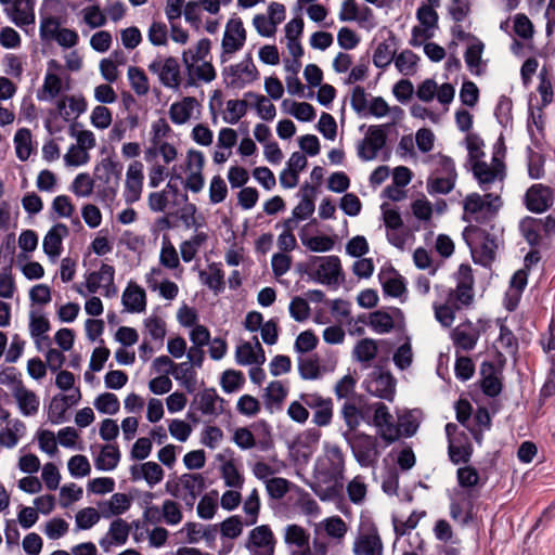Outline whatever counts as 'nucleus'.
<instances>
[{"mask_svg":"<svg viewBox=\"0 0 555 555\" xmlns=\"http://www.w3.org/2000/svg\"><path fill=\"white\" fill-rule=\"evenodd\" d=\"M396 57V38L390 37L388 40L380 42L373 54V63L377 68H385Z\"/></svg>","mask_w":555,"mask_h":555,"instance_id":"nucleus-33","label":"nucleus"},{"mask_svg":"<svg viewBox=\"0 0 555 555\" xmlns=\"http://www.w3.org/2000/svg\"><path fill=\"white\" fill-rule=\"evenodd\" d=\"M346 491L351 503L356 505L362 504L367 493V486L364 477L361 475L353 477L347 483Z\"/></svg>","mask_w":555,"mask_h":555,"instance_id":"nucleus-44","label":"nucleus"},{"mask_svg":"<svg viewBox=\"0 0 555 555\" xmlns=\"http://www.w3.org/2000/svg\"><path fill=\"white\" fill-rule=\"evenodd\" d=\"M519 230L521 235L530 246H540L543 244L544 236L539 227L538 218H524L519 223Z\"/></svg>","mask_w":555,"mask_h":555,"instance_id":"nucleus-36","label":"nucleus"},{"mask_svg":"<svg viewBox=\"0 0 555 555\" xmlns=\"http://www.w3.org/2000/svg\"><path fill=\"white\" fill-rule=\"evenodd\" d=\"M255 345L246 341L236 347L235 359L240 365H260L266 361L263 348L258 338L254 337Z\"/></svg>","mask_w":555,"mask_h":555,"instance_id":"nucleus-25","label":"nucleus"},{"mask_svg":"<svg viewBox=\"0 0 555 555\" xmlns=\"http://www.w3.org/2000/svg\"><path fill=\"white\" fill-rule=\"evenodd\" d=\"M501 196L493 193H486L481 196L478 193H472L464 199V211L466 221H476L486 223L493 219L502 206Z\"/></svg>","mask_w":555,"mask_h":555,"instance_id":"nucleus-3","label":"nucleus"},{"mask_svg":"<svg viewBox=\"0 0 555 555\" xmlns=\"http://www.w3.org/2000/svg\"><path fill=\"white\" fill-rule=\"evenodd\" d=\"M94 182L89 173H79L74 179L70 191L78 197H88L93 192Z\"/></svg>","mask_w":555,"mask_h":555,"instance_id":"nucleus-56","label":"nucleus"},{"mask_svg":"<svg viewBox=\"0 0 555 555\" xmlns=\"http://www.w3.org/2000/svg\"><path fill=\"white\" fill-rule=\"evenodd\" d=\"M122 305L129 312H143L146 308L144 289L135 283H129L122 294Z\"/></svg>","mask_w":555,"mask_h":555,"instance_id":"nucleus-30","label":"nucleus"},{"mask_svg":"<svg viewBox=\"0 0 555 555\" xmlns=\"http://www.w3.org/2000/svg\"><path fill=\"white\" fill-rule=\"evenodd\" d=\"M324 453L314 464V481L310 485L321 501H334L340 496L345 479V455L338 444L324 442Z\"/></svg>","mask_w":555,"mask_h":555,"instance_id":"nucleus-1","label":"nucleus"},{"mask_svg":"<svg viewBox=\"0 0 555 555\" xmlns=\"http://www.w3.org/2000/svg\"><path fill=\"white\" fill-rule=\"evenodd\" d=\"M62 90L61 78L50 70L47 72L41 89L38 91V99L41 101L52 100L59 95Z\"/></svg>","mask_w":555,"mask_h":555,"instance_id":"nucleus-41","label":"nucleus"},{"mask_svg":"<svg viewBox=\"0 0 555 555\" xmlns=\"http://www.w3.org/2000/svg\"><path fill=\"white\" fill-rule=\"evenodd\" d=\"M61 22L55 16H42L40 20L39 36L42 41L54 40L61 29Z\"/></svg>","mask_w":555,"mask_h":555,"instance_id":"nucleus-60","label":"nucleus"},{"mask_svg":"<svg viewBox=\"0 0 555 555\" xmlns=\"http://www.w3.org/2000/svg\"><path fill=\"white\" fill-rule=\"evenodd\" d=\"M504 164L498 158L493 157L492 165H488L485 162H475L473 164V173L478 180L483 191L489 190L498 178L503 179Z\"/></svg>","mask_w":555,"mask_h":555,"instance_id":"nucleus-19","label":"nucleus"},{"mask_svg":"<svg viewBox=\"0 0 555 555\" xmlns=\"http://www.w3.org/2000/svg\"><path fill=\"white\" fill-rule=\"evenodd\" d=\"M485 50V43L474 38V42H470L464 53V60L468 70L476 76H480L485 73L486 62L482 60V53Z\"/></svg>","mask_w":555,"mask_h":555,"instance_id":"nucleus-28","label":"nucleus"},{"mask_svg":"<svg viewBox=\"0 0 555 555\" xmlns=\"http://www.w3.org/2000/svg\"><path fill=\"white\" fill-rule=\"evenodd\" d=\"M128 79L132 90L138 95H145L150 90L149 79L140 67L130 66L128 68Z\"/></svg>","mask_w":555,"mask_h":555,"instance_id":"nucleus-47","label":"nucleus"},{"mask_svg":"<svg viewBox=\"0 0 555 555\" xmlns=\"http://www.w3.org/2000/svg\"><path fill=\"white\" fill-rule=\"evenodd\" d=\"M221 477L227 487L241 489L244 483V477L238 472L233 461H227L221 465Z\"/></svg>","mask_w":555,"mask_h":555,"instance_id":"nucleus-48","label":"nucleus"},{"mask_svg":"<svg viewBox=\"0 0 555 555\" xmlns=\"http://www.w3.org/2000/svg\"><path fill=\"white\" fill-rule=\"evenodd\" d=\"M364 384L366 391L372 396L387 401L393 400L396 380L390 373L375 370L369 374Z\"/></svg>","mask_w":555,"mask_h":555,"instance_id":"nucleus-13","label":"nucleus"},{"mask_svg":"<svg viewBox=\"0 0 555 555\" xmlns=\"http://www.w3.org/2000/svg\"><path fill=\"white\" fill-rule=\"evenodd\" d=\"M299 236L302 245L314 253L328 251L334 247V241L327 235L308 236L302 231Z\"/></svg>","mask_w":555,"mask_h":555,"instance_id":"nucleus-45","label":"nucleus"},{"mask_svg":"<svg viewBox=\"0 0 555 555\" xmlns=\"http://www.w3.org/2000/svg\"><path fill=\"white\" fill-rule=\"evenodd\" d=\"M455 288L436 285L440 301L433 305L436 320L444 327H450L455 320V311L469 307L474 301V276L472 267L462 263L455 273Z\"/></svg>","mask_w":555,"mask_h":555,"instance_id":"nucleus-2","label":"nucleus"},{"mask_svg":"<svg viewBox=\"0 0 555 555\" xmlns=\"http://www.w3.org/2000/svg\"><path fill=\"white\" fill-rule=\"evenodd\" d=\"M284 541L288 545L307 548L309 546V533L298 525H288L285 528Z\"/></svg>","mask_w":555,"mask_h":555,"instance_id":"nucleus-46","label":"nucleus"},{"mask_svg":"<svg viewBox=\"0 0 555 555\" xmlns=\"http://www.w3.org/2000/svg\"><path fill=\"white\" fill-rule=\"evenodd\" d=\"M149 41L155 46H166L168 43V27L165 23L153 21L147 30Z\"/></svg>","mask_w":555,"mask_h":555,"instance_id":"nucleus-61","label":"nucleus"},{"mask_svg":"<svg viewBox=\"0 0 555 555\" xmlns=\"http://www.w3.org/2000/svg\"><path fill=\"white\" fill-rule=\"evenodd\" d=\"M300 399L308 406V410H313L312 422L320 427L331 424L333 418V401L331 398H324L318 392H304L300 393Z\"/></svg>","mask_w":555,"mask_h":555,"instance_id":"nucleus-10","label":"nucleus"},{"mask_svg":"<svg viewBox=\"0 0 555 555\" xmlns=\"http://www.w3.org/2000/svg\"><path fill=\"white\" fill-rule=\"evenodd\" d=\"M288 395V388L281 380H272L264 390V402L269 409H280Z\"/></svg>","mask_w":555,"mask_h":555,"instance_id":"nucleus-34","label":"nucleus"},{"mask_svg":"<svg viewBox=\"0 0 555 555\" xmlns=\"http://www.w3.org/2000/svg\"><path fill=\"white\" fill-rule=\"evenodd\" d=\"M354 555H383V542L376 528L360 531L353 542Z\"/></svg>","mask_w":555,"mask_h":555,"instance_id":"nucleus-20","label":"nucleus"},{"mask_svg":"<svg viewBox=\"0 0 555 555\" xmlns=\"http://www.w3.org/2000/svg\"><path fill=\"white\" fill-rule=\"evenodd\" d=\"M509 285L511 289L507 295L511 297V299H514V302L509 304L507 309L512 311L515 309V306L520 298V294L527 285V272L525 270L516 271L511 279Z\"/></svg>","mask_w":555,"mask_h":555,"instance_id":"nucleus-49","label":"nucleus"},{"mask_svg":"<svg viewBox=\"0 0 555 555\" xmlns=\"http://www.w3.org/2000/svg\"><path fill=\"white\" fill-rule=\"evenodd\" d=\"M246 98H253L256 100V109L258 115L264 120H273L276 115L275 106L264 96L254 92L245 93Z\"/></svg>","mask_w":555,"mask_h":555,"instance_id":"nucleus-57","label":"nucleus"},{"mask_svg":"<svg viewBox=\"0 0 555 555\" xmlns=\"http://www.w3.org/2000/svg\"><path fill=\"white\" fill-rule=\"evenodd\" d=\"M418 61V55L406 49L396 55L395 66L402 75L411 76L416 72Z\"/></svg>","mask_w":555,"mask_h":555,"instance_id":"nucleus-43","label":"nucleus"},{"mask_svg":"<svg viewBox=\"0 0 555 555\" xmlns=\"http://www.w3.org/2000/svg\"><path fill=\"white\" fill-rule=\"evenodd\" d=\"M143 164L133 160L126 172L124 197L126 203L132 204L139 201L143 188Z\"/></svg>","mask_w":555,"mask_h":555,"instance_id":"nucleus-18","label":"nucleus"},{"mask_svg":"<svg viewBox=\"0 0 555 555\" xmlns=\"http://www.w3.org/2000/svg\"><path fill=\"white\" fill-rule=\"evenodd\" d=\"M322 524L326 534L337 541L343 540L348 530L346 522L339 516L328 517Z\"/></svg>","mask_w":555,"mask_h":555,"instance_id":"nucleus-51","label":"nucleus"},{"mask_svg":"<svg viewBox=\"0 0 555 555\" xmlns=\"http://www.w3.org/2000/svg\"><path fill=\"white\" fill-rule=\"evenodd\" d=\"M95 409L103 414L114 415L119 411V400L115 393L104 392L94 400Z\"/></svg>","mask_w":555,"mask_h":555,"instance_id":"nucleus-50","label":"nucleus"},{"mask_svg":"<svg viewBox=\"0 0 555 555\" xmlns=\"http://www.w3.org/2000/svg\"><path fill=\"white\" fill-rule=\"evenodd\" d=\"M202 282L207 285L215 294H220L224 289V273L219 263H211L208 267V272L202 271L199 273Z\"/></svg>","mask_w":555,"mask_h":555,"instance_id":"nucleus-37","label":"nucleus"},{"mask_svg":"<svg viewBox=\"0 0 555 555\" xmlns=\"http://www.w3.org/2000/svg\"><path fill=\"white\" fill-rule=\"evenodd\" d=\"M69 231L66 224L56 223L46 234L42 242L43 251L50 258H56L61 255L63 238Z\"/></svg>","mask_w":555,"mask_h":555,"instance_id":"nucleus-27","label":"nucleus"},{"mask_svg":"<svg viewBox=\"0 0 555 555\" xmlns=\"http://www.w3.org/2000/svg\"><path fill=\"white\" fill-rule=\"evenodd\" d=\"M456 178L452 176H438L428 180L427 190L430 194H448L455 185Z\"/></svg>","mask_w":555,"mask_h":555,"instance_id":"nucleus-53","label":"nucleus"},{"mask_svg":"<svg viewBox=\"0 0 555 555\" xmlns=\"http://www.w3.org/2000/svg\"><path fill=\"white\" fill-rule=\"evenodd\" d=\"M495 348L498 350V361L501 366L506 363V357H515L518 352V339L514 333L504 324L500 326V335L495 341Z\"/></svg>","mask_w":555,"mask_h":555,"instance_id":"nucleus-24","label":"nucleus"},{"mask_svg":"<svg viewBox=\"0 0 555 555\" xmlns=\"http://www.w3.org/2000/svg\"><path fill=\"white\" fill-rule=\"evenodd\" d=\"M122 166L111 157L103 158L94 168V181L103 184L99 193L104 199L113 201L116 197L121 179Z\"/></svg>","mask_w":555,"mask_h":555,"instance_id":"nucleus-5","label":"nucleus"},{"mask_svg":"<svg viewBox=\"0 0 555 555\" xmlns=\"http://www.w3.org/2000/svg\"><path fill=\"white\" fill-rule=\"evenodd\" d=\"M224 400L218 396L215 389H205L197 393L193 400V405L202 412L203 415L217 417L223 412Z\"/></svg>","mask_w":555,"mask_h":555,"instance_id":"nucleus-21","label":"nucleus"},{"mask_svg":"<svg viewBox=\"0 0 555 555\" xmlns=\"http://www.w3.org/2000/svg\"><path fill=\"white\" fill-rule=\"evenodd\" d=\"M149 70L158 76L163 86L171 89H178L180 87V65L173 56L166 59L156 57L149 65Z\"/></svg>","mask_w":555,"mask_h":555,"instance_id":"nucleus-9","label":"nucleus"},{"mask_svg":"<svg viewBox=\"0 0 555 555\" xmlns=\"http://www.w3.org/2000/svg\"><path fill=\"white\" fill-rule=\"evenodd\" d=\"M130 532V526L121 518H117L111 522L108 529V535L112 539V543L122 545L127 542Z\"/></svg>","mask_w":555,"mask_h":555,"instance_id":"nucleus-58","label":"nucleus"},{"mask_svg":"<svg viewBox=\"0 0 555 555\" xmlns=\"http://www.w3.org/2000/svg\"><path fill=\"white\" fill-rule=\"evenodd\" d=\"M503 366L499 363V366H495L491 362H482L480 365V387L482 392L488 397H496L501 393L503 388Z\"/></svg>","mask_w":555,"mask_h":555,"instance_id":"nucleus-17","label":"nucleus"},{"mask_svg":"<svg viewBox=\"0 0 555 555\" xmlns=\"http://www.w3.org/2000/svg\"><path fill=\"white\" fill-rule=\"evenodd\" d=\"M119 460L120 452L118 447L106 444L102 447L101 453L95 459V467L99 470H112L118 465Z\"/></svg>","mask_w":555,"mask_h":555,"instance_id":"nucleus-39","label":"nucleus"},{"mask_svg":"<svg viewBox=\"0 0 555 555\" xmlns=\"http://www.w3.org/2000/svg\"><path fill=\"white\" fill-rule=\"evenodd\" d=\"M13 397L23 415L30 416L38 412L40 404L39 398L34 391L27 389L22 380H17L14 385Z\"/></svg>","mask_w":555,"mask_h":555,"instance_id":"nucleus-26","label":"nucleus"},{"mask_svg":"<svg viewBox=\"0 0 555 555\" xmlns=\"http://www.w3.org/2000/svg\"><path fill=\"white\" fill-rule=\"evenodd\" d=\"M340 414L341 417L344 418L346 426L350 431H353L358 428L362 415L354 403L350 401H345V403L341 406Z\"/></svg>","mask_w":555,"mask_h":555,"instance_id":"nucleus-63","label":"nucleus"},{"mask_svg":"<svg viewBox=\"0 0 555 555\" xmlns=\"http://www.w3.org/2000/svg\"><path fill=\"white\" fill-rule=\"evenodd\" d=\"M377 351V344L374 339L363 338L356 344L352 350V357L358 362L370 363L375 359Z\"/></svg>","mask_w":555,"mask_h":555,"instance_id":"nucleus-40","label":"nucleus"},{"mask_svg":"<svg viewBox=\"0 0 555 555\" xmlns=\"http://www.w3.org/2000/svg\"><path fill=\"white\" fill-rule=\"evenodd\" d=\"M217 496V491L202 496L196 508L199 518L208 520L215 516L218 508Z\"/></svg>","mask_w":555,"mask_h":555,"instance_id":"nucleus-52","label":"nucleus"},{"mask_svg":"<svg viewBox=\"0 0 555 555\" xmlns=\"http://www.w3.org/2000/svg\"><path fill=\"white\" fill-rule=\"evenodd\" d=\"M385 126H371L366 137L358 145V156L363 160L374 159L386 144Z\"/></svg>","mask_w":555,"mask_h":555,"instance_id":"nucleus-15","label":"nucleus"},{"mask_svg":"<svg viewBox=\"0 0 555 555\" xmlns=\"http://www.w3.org/2000/svg\"><path fill=\"white\" fill-rule=\"evenodd\" d=\"M224 75L229 87L242 89L257 80L259 72L253 62L251 54L248 53L242 62L225 68Z\"/></svg>","mask_w":555,"mask_h":555,"instance_id":"nucleus-8","label":"nucleus"},{"mask_svg":"<svg viewBox=\"0 0 555 555\" xmlns=\"http://www.w3.org/2000/svg\"><path fill=\"white\" fill-rule=\"evenodd\" d=\"M247 113V102L245 100H229L227 102V112L223 120L235 125Z\"/></svg>","mask_w":555,"mask_h":555,"instance_id":"nucleus-55","label":"nucleus"},{"mask_svg":"<svg viewBox=\"0 0 555 555\" xmlns=\"http://www.w3.org/2000/svg\"><path fill=\"white\" fill-rule=\"evenodd\" d=\"M309 266L315 268L314 279L322 284H337L338 276L341 272L340 260L337 256L310 258Z\"/></svg>","mask_w":555,"mask_h":555,"instance_id":"nucleus-11","label":"nucleus"},{"mask_svg":"<svg viewBox=\"0 0 555 555\" xmlns=\"http://www.w3.org/2000/svg\"><path fill=\"white\" fill-rule=\"evenodd\" d=\"M275 538L268 525H260L251 529L245 543V547L256 555H273Z\"/></svg>","mask_w":555,"mask_h":555,"instance_id":"nucleus-12","label":"nucleus"},{"mask_svg":"<svg viewBox=\"0 0 555 555\" xmlns=\"http://www.w3.org/2000/svg\"><path fill=\"white\" fill-rule=\"evenodd\" d=\"M369 324L378 334L389 333L395 325L391 315L384 311L371 313Z\"/></svg>","mask_w":555,"mask_h":555,"instance_id":"nucleus-59","label":"nucleus"},{"mask_svg":"<svg viewBox=\"0 0 555 555\" xmlns=\"http://www.w3.org/2000/svg\"><path fill=\"white\" fill-rule=\"evenodd\" d=\"M190 362H182L178 364L172 372L175 378L181 383L188 392L192 393L196 389L195 372Z\"/></svg>","mask_w":555,"mask_h":555,"instance_id":"nucleus-42","label":"nucleus"},{"mask_svg":"<svg viewBox=\"0 0 555 555\" xmlns=\"http://www.w3.org/2000/svg\"><path fill=\"white\" fill-rule=\"evenodd\" d=\"M244 525L241 516H230L220 522V533L223 538L234 540L242 534Z\"/></svg>","mask_w":555,"mask_h":555,"instance_id":"nucleus-54","label":"nucleus"},{"mask_svg":"<svg viewBox=\"0 0 555 555\" xmlns=\"http://www.w3.org/2000/svg\"><path fill=\"white\" fill-rule=\"evenodd\" d=\"M130 506L131 500L125 493H114L108 501L99 503V509L103 518L124 514Z\"/></svg>","mask_w":555,"mask_h":555,"instance_id":"nucleus-31","label":"nucleus"},{"mask_svg":"<svg viewBox=\"0 0 555 555\" xmlns=\"http://www.w3.org/2000/svg\"><path fill=\"white\" fill-rule=\"evenodd\" d=\"M352 454L361 467H375L380 452L376 437L365 433H357L350 439L347 438Z\"/></svg>","mask_w":555,"mask_h":555,"instance_id":"nucleus-6","label":"nucleus"},{"mask_svg":"<svg viewBox=\"0 0 555 555\" xmlns=\"http://www.w3.org/2000/svg\"><path fill=\"white\" fill-rule=\"evenodd\" d=\"M165 488L169 494L180 499L185 506L192 508L206 488V483L202 474L186 473L181 475L177 481H167Z\"/></svg>","mask_w":555,"mask_h":555,"instance_id":"nucleus-4","label":"nucleus"},{"mask_svg":"<svg viewBox=\"0 0 555 555\" xmlns=\"http://www.w3.org/2000/svg\"><path fill=\"white\" fill-rule=\"evenodd\" d=\"M448 455L454 465L466 464L473 455V444L467 435H462L457 440L448 443Z\"/></svg>","mask_w":555,"mask_h":555,"instance_id":"nucleus-29","label":"nucleus"},{"mask_svg":"<svg viewBox=\"0 0 555 555\" xmlns=\"http://www.w3.org/2000/svg\"><path fill=\"white\" fill-rule=\"evenodd\" d=\"M9 18L17 26L25 27L34 25L35 16V1L34 0H15L12 7L7 10Z\"/></svg>","mask_w":555,"mask_h":555,"instance_id":"nucleus-23","label":"nucleus"},{"mask_svg":"<svg viewBox=\"0 0 555 555\" xmlns=\"http://www.w3.org/2000/svg\"><path fill=\"white\" fill-rule=\"evenodd\" d=\"M114 276V267L103 263L99 271H94L88 274L86 279V287L88 293L94 294L99 291L100 287H104V284H112Z\"/></svg>","mask_w":555,"mask_h":555,"instance_id":"nucleus-32","label":"nucleus"},{"mask_svg":"<svg viewBox=\"0 0 555 555\" xmlns=\"http://www.w3.org/2000/svg\"><path fill=\"white\" fill-rule=\"evenodd\" d=\"M195 104L196 100L192 96H186L181 102L171 104L169 108L171 121L176 125L185 124L191 118Z\"/></svg>","mask_w":555,"mask_h":555,"instance_id":"nucleus-35","label":"nucleus"},{"mask_svg":"<svg viewBox=\"0 0 555 555\" xmlns=\"http://www.w3.org/2000/svg\"><path fill=\"white\" fill-rule=\"evenodd\" d=\"M246 41V30L243 26L241 18H231L227 25L223 34L221 48L222 62H225V55H232L240 51Z\"/></svg>","mask_w":555,"mask_h":555,"instance_id":"nucleus-14","label":"nucleus"},{"mask_svg":"<svg viewBox=\"0 0 555 555\" xmlns=\"http://www.w3.org/2000/svg\"><path fill=\"white\" fill-rule=\"evenodd\" d=\"M554 192L550 186L537 183L531 185L525 195V204L528 210L541 214L553 206Z\"/></svg>","mask_w":555,"mask_h":555,"instance_id":"nucleus-16","label":"nucleus"},{"mask_svg":"<svg viewBox=\"0 0 555 555\" xmlns=\"http://www.w3.org/2000/svg\"><path fill=\"white\" fill-rule=\"evenodd\" d=\"M159 262L168 269H176L180 264L178 253L168 238L163 240Z\"/></svg>","mask_w":555,"mask_h":555,"instance_id":"nucleus-62","label":"nucleus"},{"mask_svg":"<svg viewBox=\"0 0 555 555\" xmlns=\"http://www.w3.org/2000/svg\"><path fill=\"white\" fill-rule=\"evenodd\" d=\"M14 145L16 157L22 162L27 160L34 151L33 135L28 128H21L15 132Z\"/></svg>","mask_w":555,"mask_h":555,"instance_id":"nucleus-38","label":"nucleus"},{"mask_svg":"<svg viewBox=\"0 0 555 555\" xmlns=\"http://www.w3.org/2000/svg\"><path fill=\"white\" fill-rule=\"evenodd\" d=\"M485 330V324L481 320L474 323L469 320H466L455 326L451 333V339L453 346L456 351H470L473 350L481 335V332Z\"/></svg>","mask_w":555,"mask_h":555,"instance_id":"nucleus-7","label":"nucleus"},{"mask_svg":"<svg viewBox=\"0 0 555 555\" xmlns=\"http://www.w3.org/2000/svg\"><path fill=\"white\" fill-rule=\"evenodd\" d=\"M298 370L304 379H317L321 376V367L317 358L308 357L299 359Z\"/></svg>","mask_w":555,"mask_h":555,"instance_id":"nucleus-64","label":"nucleus"},{"mask_svg":"<svg viewBox=\"0 0 555 555\" xmlns=\"http://www.w3.org/2000/svg\"><path fill=\"white\" fill-rule=\"evenodd\" d=\"M198 62L188 54L183 57V64L188 72V86H194L196 80L210 82L216 78V70L211 63L203 62L198 64Z\"/></svg>","mask_w":555,"mask_h":555,"instance_id":"nucleus-22","label":"nucleus"}]
</instances>
